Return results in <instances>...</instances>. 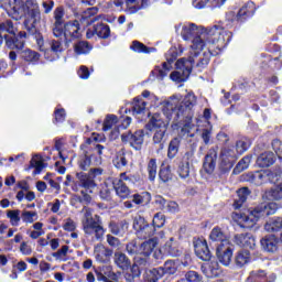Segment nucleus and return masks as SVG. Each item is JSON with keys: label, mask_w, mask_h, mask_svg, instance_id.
<instances>
[{"label": "nucleus", "mask_w": 282, "mask_h": 282, "mask_svg": "<svg viewBox=\"0 0 282 282\" xmlns=\"http://www.w3.org/2000/svg\"><path fill=\"white\" fill-rule=\"evenodd\" d=\"M170 66L166 62L163 63V68H155L154 70H152L153 76H156V78H159L160 80H162L163 78H165V76L169 75L170 72Z\"/></svg>", "instance_id": "56"}, {"label": "nucleus", "mask_w": 282, "mask_h": 282, "mask_svg": "<svg viewBox=\"0 0 282 282\" xmlns=\"http://www.w3.org/2000/svg\"><path fill=\"white\" fill-rule=\"evenodd\" d=\"M94 254L96 261H98L99 263H107V261H109V259L111 258V254H113V250L102 245H97L95 246Z\"/></svg>", "instance_id": "22"}, {"label": "nucleus", "mask_w": 282, "mask_h": 282, "mask_svg": "<svg viewBox=\"0 0 282 282\" xmlns=\"http://www.w3.org/2000/svg\"><path fill=\"white\" fill-rule=\"evenodd\" d=\"M24 25H25V30L29 32V34H31L33 36V39L35 40L40 52H43L45 50V47H44L45 40H43V34H41V32H39V30L36 29L37 24H30V21L25 20Z\"/></svg>", "instance_id": "18"}, {"label": "nucleus", "mask_w": 282, "mask_h": 282, "mask_svg": "<svg viewBox=\"0 0 282 282\" xmlns=\"http://www.w3.org/2000/svg\"><path fill=\"white\" fill-rule=\"evenodd\" d=\"M84 214L82 218V226L85 235V239L90 243H96V241H102L105 237V227H102V220L100 216L95 215L91 212V208L84 206L82 209Z\"/></svg>", "instance_id": "5"}, {"label": "nucleus", "mask_w": 282, "mask_h": 282, "mask_svg": "<svg viewBox=\"0 0 282 282\" xmlns=\"http://www.w3.org/2000/svg\"><path fill=\"white\" fill-rule=\"evenodd\" d=\"M20 58L28 63L29 65H36L41 61V54L31 48H25L20 52Z\"/></svg>", "instance_id": "25"}, {"label": "nucleus", "mask_w": 282, "mask_h": 282, "mask_svg": "<svg viewBox=\"0 0 282 282\" xmlns=\"http://www.w3.org/2000/svg\"><path fill=\"white\" fill-rule=\"evenodd\" d=\"M21 210L15 209V210H9L7 213L8 219L11 221V226H19V221H21Z\"/></svg>", "instance_id": "58"}, {"label": "nucleus", "mask_w": 282, "mask_h": 282, "mask_svg": "<svg viewBox=\"0 0 282 282\" xmlns=\"http://www.w3.org/2000/svg\"><path fill=\"white\" fill-rule=\"evenodd\" d=\"M182 144V138L176 137L173 138L167 148V158L169 160H174V158L177 156V153H180V145Z\"/></svg>", "instance_id": "34"}, {"label": "nucleus", "mask_w": 282, "mask_h": 282, "mask_svg": "<svg viewBox=\"0 0 282 282\" xmlns=\"http://www.w3.org/2000/svg\"><path fill=\"white\" fill-rule=\"evenodd\" d=\"M194 250L198 259H202V261H210V250L208 249L206 240H197L194 243Z\"/></svg>", "instance_id": "19"}, {"label": "nucleus", "mask_w": 282, "mask_h": 282, "mask_svg": "<svg viewBox=\"0 0 282 282\" xmlns=\"http://www.w3.org/2000/svg\"><path fill=\"white\" fill-rule=\"evenodd\" d=\"M250 144H252L250 139H248L247 137H241L236 142V151H237L238 155H243V153H246V151H248L250 149Z\"/></svg>", "instance_id": "43"}, {"label": "nucleus", "mask_w": 282, "mask_h": 282, "mask_svg": "<svg viewBox=\"0 0 282 282\" xmlns=\"http://www.w3.org/2000/svg\"><path fill=\"white\" fill-rule=\"evenodd\" d=\"M250 262V251L248 250H240L237 252L235 258V263L238 268H243L246 263Z\"/></svg>", "instance_id": "41"}, {"label": "nucleus", "mask_w": 282, "mask_h": 282, "mask_svg": "<svg viewBox=\"0 0 282 282\" xmlns=\"http://www.w3.org/2000/svg\"><path fill=\"white\" fill-rule=\"evenodd\" d=\"M264 197L270 202H281L282 199V186L278 184L276 186L272 187L271 189L264 193Z\"/></svg>", "instance_id": "36"}, {"label": "nucleus", "mask_w": 282, "mask_h": 282, "mask_svg": "<svg viewBox=\"0 0 282 282\" xmlns=\"http://www.w3.org/2000/svg\"><path fill=\"white\" fill-rule=\"evenodd\" d=\"M177 173L181 180H186V177H189L191 175V164L181 161L178 164Z\"/></svg>", "instance_id": "52"}, {"label": "nucleus", "mask_w": 282, "mask_h": 282, "mask_svg": "<svg viewBox=\"0 0 282 282\" xmlns=\"http://www.w3.org/2000/svg\"><path fill=\"white\" fill-rule=\"evenodd\" d=\"M195 127L192 124L191 119H187V122L184 123V126L178 131V138H184L187 135V138H195V134L191 132V130Z\"/></svg>", "instance_id": "50"}, {"label": "nucleus", "mask_w": 282, "mask_h": 282, "mask_svg": "<svg viewBox=\"0 0 282 282\" xmlns=\"http://www.w3.org/2000/svg\"><path fill=\"white\" fill-rule=\"evenodd\" d=\"M53 35L56 39H61V36H63V25H65V8L62 6L55 8V10L53 11Z\"/></svg>", "instance_id": "12"}, {"label": "nucleus", "mask_w": 282, "mask_h": 282, "mask_svg": "<svg viewBox=\"0 0 282 282\" xmlns=\"http://www.w3.org/2000/svg\"><path fill=\"white\" fill-rule=\"evenodd\" d=\"M267 232H280V239L282 241V217L271 218L265 225Z\"/></svg>", "instance_id": "31"}, {"label": "nucleus", "mask_w": 282, "mask_h": 282, "mask_svg": "<svg viewBox=\"0 0 282 282\" xmlns=\"http://www.w3.org/2000/svg\"><path fill=\"white\" fill-rule=\"evenodd\" d=\"M164 250L170 257H180V249L173 243V238H170V240L165 242Z\"/></svg>", "instance_id": "53"}, {"label": "nucleus", "mask_w": 282, "mask_h": 282, "mask_svg": "<svg viewBox=\"0 0 282 282\" xmlns=\"http://www.w3.org/2000/svg\"><path fill=\"white\" fill-rule=\"evenodd\" d=\"M235 158H237L235 150L230 148H224L220 152L219 171H221V173L230 171V169H232Z\"/></svg>", "instance_id": "13"}, {"label": "nucleus", "mask_w": 282, "mask_h": 282, "mask_svg": "<svg viewBox=\"0 0 282 282\" xmlns=\"http://www.w3.org/2000/svg\"><path fill=\"white\" fill-rule=\"evenodd\" d=\"M276 156H274L272 152H264L258 156L257 164L260 169H268V166H272V164H274Z\"/></svg>", "instance_id": "32"}, {"label": "nucleus", "mask_w": 282, "mask_h": 282, "mask_svg": "<svg viewBox=\"0 0 282 282\" xmlns=\"http://www.w3.org/2000/svg\"><path fill=\"white\" fill-rule=\"evenodd\" d=\"M95 34L99 39H109L111 36V29L105 23L95 24Z\"/></svg>", "instance_id": "40"}, {"label": "nucleus", "mask_w": 282, "mask_h": 282, "mask_svg": "<svg viewBox=\"0 0 282 282\" xmlns=\"http://www.w3.org/2000/svg\"><path fill=\"white\" fill-rule=\"evenodd\" d=\"M122 142L130 143V147L137 151L144 144V130H137L134 133L126 132L121 135Z\"/></svg>", "instance_id": "14"}, {"label": "nucleus", "mask_w": 282, "mask_h": 282, "mask_svg": "<svg viewBox=\"0 0 282 282\" xmlns=\"http://www.w3.org/2000/svg\"><path fill=\"white\" fill-rule=\"evenodd\" d=\"M235 243L240 246V248H249L252 250L257 246V240L251 234H238L235 236Z\"/></svg>", "instance_id": "21"}, {"label": "nucleus", "mask_w": 282, "mask_h": 282, "mask_svg": "<svg viewBox=\"0 0 282 282\" xmlns=\"http://www.w3.org/2000/svg\"><path fill=\"white\" fill-rule=\"evenodd\" d=\"M109 228L112 235L124 237V234L129 230V223L127 220H121L119 223L111 221Z\"/></svg>", "instance_id": "28"}, {"label": "nucleus", "mask_w": 282, "mask_h": 282, "mask_svg": "<svg viewBox=\"0 0 282 282\" xmlns=\"http://www.w3.org/2000/svg\"><path fill=\"white\" fill-rule=\"evenodd\" d=\"M165 223H166V218L164 217V214L156 213L152 220V224H153L152 228H162V226H164Z\"/></svg>", "instance_id": "62"}, {"label": "nucleus", "mask_w": 282, "mask_h": 282, "mask_svg": "<svg viewBox=\"0 0 282 282\" xmlns=\"http://www.w3.org/2000/svg\"><path fill=\"white\" fill-rule=\"evenodd\" d=\"M216 256L219 263L223 265H230V262L232 261V248L230 247V243L227 246H217Z\"/></svg>", "instance_id": "17"}, {"label": "nucleus", "mask_w": 282, "mask_h": 282, "mask_svg": "<svg viewBox=\"0 0 282 282\" xmlns=\"http://www.w3.org/2000/svg\"><path fill=\"white\" fill-rule=\"evenodd\" d=\"M126 250L128 254H140V245H138V241L132 240L126 246Z\"/></svg>", "instance_id": "63"}, {"label": "nucleus", "mask_w": 282, "mask_h": 282, "mask_svg": "<svg viewBox=\"0 0 282 282\" xmlns=\"http://www.w3.org/2000/svg\"><path fill=\"white\" fill-rule=\"evenodd\" d=\"M137 235L140 239H149V237H153V235H155V227L148 224L143 228L139 229Z\"/></svg>", "instance_id": "47"}, {"label": "nucleus", "mask_w": 282, "mask_h": 282, "mask_svg": "<svg viewBox=\"0 0 282 282\" xmlns=\"http://www.w3.org/2000/svg\"><path fill=\"white\" fill-rule=\"evenodd\" d=\"M112 164L113 166H116V169H122L127 166V164H129L124 150H120L119 152H117L115 159L112 160Z\"/></svg>", "instance_id": "44"}, {"label": "nucleus", "mask_w": 282, "mask_h": 282, "mask_svg": "<svg viewBox=\"0 0 282 282\" xmlns=\"http://www.w3.org/2000/svg\"><path fill=\"white\" fill-rule=\"evenodd\" d=\"M127 182H131V178L127 176V173H121L119 178L112 181L116 194L118 197H121V199H127L129 198V195H131V189L127 186Z\"/></svg>", "instance_id": "11"}, {"label": "nucleus", "mask_w": 282, "mask_h": 282, "mask_svg": "<svg viewBox=\"0 0 282 282\" xmlns=\"http://www.w3.org/2000/svg\"><path fill=\"white\" fill-rule=\"evenodd\" d=\"M197 105V97L193 93H188L182 102L177 97L167 99L163 105V113L169 120L180 122L182 118L191 120L193 118V107Z\"/></svg>", "instance_id": "2"}, {"label": "nucleus", "mask_w": 282, "mask_h": 282, "mask_svg": "<svg viewBox=\"0 0 282 282\" xmlns=\"http://www.w3.org/2000/svg\"><path fill=\"white\" fill-rule=\"evenodd\" d=\"M185 279L188 282H202L204 276L197 271H187L185 273Z\"/></svg>", "instance_id": "60"}, {"label": "nucleus", "mask_w": 282, "mask_h": 282, "mask_svg": "<svg viewBox=\"0 0 282 282\" xmlns=\"http://www.w3.org/2000/svg\"><path fill=\"white\" fill-rule=\"evenodd\" d=\"M267 276L268 273L265 270H254L250 272L247 282H263L265 281Z\"/></svg>", "instance_id": "45"}, {"label": "nucleus", "mask_w": 282, "mask_h": 282, "mask_svg": "<svg viewBox=\"0 0 282 282\" xmlns=\"http://www.w3.org/2000/svg\"><path fill=\"white\" fill-rule=\"evenodd\" d=\"M113 261L117 268H119V270L124 271L131 268V259H129V257H127L123 252H120V251L115 252Z\"/></svg>", "instance_id": "29"}, {"label": "nucleus", "mask_w": 282, "mask_h": 282, "mask_svg": "<svg viewBox=\"0 0 282 282\" xmlns=\"http://www.w3.org/2000/svg\"><path fill=\"white\" fill-rule=\"evenodd\" d=\"M250 162H252V156L246 155L238 162V164L234 169V173H241L242 171H246V169L250 166Z\"/></svg>", "instance_id": "49"}, {"label": "nucleus", "mask_w": 282, "mask_h": 282, "mask_svg": "<svg viewBox=\"0 0 282 282\" xmlns=\"http://www.w3.org/2000/svg\"><path fill=\"white\" fill-rule=\"evenodd\" d=\"M129 269L130 271L124 273V279L127 282H135V279H140V276H142V269L137 267V264H130Z\"/></svg>", "instance_id": "38"}, {"label": "nucleus", "mask_w": 282, "mask_h": 282, "mask_svg": "<svg viewBox=\"0 0 282 282\" xmlns=\"http://www.w3.org/2000/svg\"><path fill=\"white\" fill-rule=\"evenodd\" d=\"M147 111V101H143L141 97H135L132 101V112L134 116H140Z\"/></svg>", "instance_id": "42"}, {"label": "nucleus", "mask_w": 282, "mask_h": 282, "mask_svg": "<svg viewBox=\"0 0 282 282\" xmlns=\"http://www.w3.org/2000/svg\"><path fill=\"white\" fill-rule=\"evenodd\" d=\"M147 171H148L149 181L153 182L158 176V161L155 159H151L148 162Z\"/></svg>", "instance_id": "46"}, {"label": "nucleus", "mask_w": 282, "mask_h": 282, "mask_svg": "<svg viewBox=\"0 0 282 282\" xmlns=\"http://www.w3.org/2000/svg\"><path fill=\"white\" fill-rule=\"evenodd\" d=\"M151 124L153 127V143L159 144V149H164V142L166 138V131L169 129V124L164 122L162 119H156L152 117Z\"/></svg>", "instance_id": "9"}, {"label": "nucleus", "mask_w": 282, "mask_h": 282, "mask_svg": "<svg viewBox=\"0 0 282 282\" xmlns=\"http://www.w3.org/2000/svg\"><path fill=\"white\" fill-rule=\"evenodd\" d=\"M21 218H22V221H24V224H34V221L39 219V214L36 212L23 210Z\"/></svg>", "instance_id": "55"}, {"label": "nucleus", "mask_w": 282, "mask_h": 282, "mask_svg": "<svg viewBox=\"0 0 282 282\" xmlns=\"http://www.w3.org/2000/svg\"><path fill=\"white\" fill-rule=\"evenodd\" d=\"M176 272L177 267L175 265V261L167 260L161 268L145 270V282H158L164 274H175Z\"/></svg>", "instance_id": "8"}, {"label": "nucleus", "mask_w": 282, "mask_h": 282, "mask_svg": "<svg viewBox=\"0 0 282 282\" xmlns=\"http://www.w3.org/2000/svg\"><path fill=\"white\" fill-rule=\"evenodd\" d=\"M209 239L214 243H218L217 246H228L230 243V240H228L226 234H224V230H221L219 227H214L212 229Z\"/></svg>", "instance_id": "23"}, {"label": "nucleus", "mask_w": 282, "mask_h": 282, "mask_svg": "<svg viewBox=\"0 0 282 282\" xmlns=\"http://www.w3.org/2000/svg\"><path fill=\"white\" fill-rule=\"evenodd\" d=\"M133 264L139 267L140 269L147 268L149 265V257L143 254H137L133 259Z\"/></svg>", "instance_id": "61"}, {"label": "nucleus", "mask_w": 282, "mask_h": 282, "mask_svg": "<svg viewBox=\"0 0 282 282\" xmlns=\"http://www.w3.org/2000/svg\"><path fill=\"white\" fill-rule=\"evenodd\" d=\"M17 32V25H14V22H12V20H6L4 22L0 23V34L4 36V41H8L10 36H14Z\"/></svg>", "instance_id": "27"}, {"label": "nucleus", "mask_w": 282, "mask_h": 282, "mask_svg": "<svg viewBox=\"0 0 282 282\" xmlns=\"http://www.w3.org/2000/svg\"><path fill=\"white\" fill-rule=\"evenodd\" d=\"M278 208L279 206H276V203H269L257 207L253 210H247L246 213L235 212L231 214V217L237 221L240 228H254L257 221H259L261 217L274 215Z\"/></svg>", "instance_id": "3"}, {"label": "nucleus", "mask_w": 282, "mask_h": 282, "mask_svg": "<svg viewBox=\"0 0 282 282\" xmlns=\"http://www.w3.org/2000/svg\"><path fill=\"white\" fill-rule=\"evenodd\" d=\"M31 166L35 169V175H39L45 169V163H43L39 155H35L31 160Z\"/></svg>", "instance_id": "54"}, {"label": "nucleus", "mask_w": 282, "mask_h": 282, "mask_svg": "<svg viewBox=\"0 0 282 282\" xmlns=\"http://www.w3.org/2000/svg\"><path fill=\"white\" fill-rule=\"evenodd\" d=\"M217 164V150L210 149L208 154L205 156L204 161V170L208 175L215 172V166Z\"/></svg>", "instance_id": "24"}, {"label": "nucleus", "mask_w": 282, "mask_h": 282, "mask_svg": "<svg viewBox=\"0 0 282 282\" xmlns=\"http://www.w3.org/2000/svg\"><path fill=\"white\" fill-rule=\"evenodd\" d=\"M273 177L274 173L265 172V171H257L254 173L250 172L242 175L245 182H250V184H254L256 186H261L264 182H268V177Z\"/></svg>", "instance_id": "15"}, {"label": "nucleus", "mask_w": 282, "mask_h": 282, "mask_svg": "<svg viewBox=\"0 0 282 282\" xmlns=\"http://www.w3.org/2000/svg\"><path fill=\"white\" fill-rule=\"evenodd\" d=\"M102 175V169L95 167L90 169L88 173L79 172L76 174V181L73 186V191H78V188H84L88 193H94L96 188L95 177Z\"/></svg>", "instance_id": "7"}, {"label": "nucleus", "mask_w": 282, "mask_h": 282, "mask_svg": "<svg viewBox=\"0 0 282 282\" xmlns=\"http://www.w3.org/2000/svg\"><path fill=\"white\" fill-rule=\"evenodd\" d=\"M158 246V240L155 238L149 239L140 245V254L143 257H151L153 250Z\"/></svg>", "instance_id": "35"}, {"label": "nucleus", "mask_w": 282, "mask_h": 282, "mask_svg": "<svg viewBox=\"0 0 282 282\" xmlns=\"http://www.w3.org/2000/svg\"><path fill=\"white\" fill-rule=\"evenodd\" d=\"M181 36L184 41H192V50L189 52L188 58H180L176 62V72L171 74L172 80L177 83H184L191 76L194 67L198 69H204L210 63V52L213 48L209 47L208 52H203L206 46V32L204 29H199L195 23L183 24Z\"/></svg>", "instance_id": "1"}, {"label": "nucleus", "mask_w": 282, "mask_h": 282, "mask_svg": "<svg viewBox=\"0 0 282 282\" xmlns=\"http://www.w3.org/2000/svg\"><path fill=\"white\" fill-rule=\"evenodd\" d=\"M62 36L65 37L66 43H72L82 36L80 22L78 20L68 21L63 24Z\"/></svg>", "instance_id": "10"}, {"label": "nucleus", "mask_w": 282, "mask_h": 282, "mask_svg": "<svg viewBox=\"0 0 282 282\" xmlns=\"http://www.w3.org/2000/svg\"><path fill=\"white\" fill-rule=\"evenodd\" d=\"M67 252H69V246L64 245L56 252H53L52 257H54L56 261H67Z\"/></svg>", "instance_id": "51"}, {"label": "nucleus", "mask_w": 282, "mask_h": 282, "mask_svg": "<svg viewBox=\"0 0 282 282\" xmlns=\"http://www.w3.org/2000/svg\"><path fill=\"white\" fill-rule=\"evenodd\" d=\"M238 198L234 202V208L239 210L243 204H246L248 196L250 195V189L248 187H241L237 191Z\"/></svg>", "instance_id": "33"}, {"label": "nucleus", "mask_w": 282, "mask_h": 282, "mask_svg": "<svg viewBox=\"0 0 282 282\" xmlns=\"http://www.w3.org/2000/svg\"><path fill=\"white\" fill-rule=\"evenodd\" d=\"M25 39H28V33L25 31H21L18 35L17 33L7 39L6 45L10 50H20L23 52V47H25Z\"/></svg>", "instance_id": "16"}, {"label": "nucleus", "mask_w": 282, "mask_h": 282, "mask_svg": "<svg viewBox=\"0 0 282 282\" xmlns=\"http://www.w3.org/2000/svg\"><path fill=\"white\" fill-rule=\"evenodd\" d=\"M42 10L43 14H50L54 10L55 2L54 0H42Z\"/></svg>", "instance_id": "64"}, {"label": "nucleus", "mask_w": 282, "mask_h": 282, "mask_svg": "<svg viewBox=\"0 0 282 282\" xmlns=\"http://www.w3.org/2000/svg\"><path fill=\"white\" fill-rule=\"evenodd\" d=\"M133 204H149L151 202V194L149 192H142L141 194L132 195Z\"/></svg>", "instance_id": "48"}, {"label": "nucleus", "mask_w": 282, "mask_h": 282, "mask_svg": "<svg viewBox=\"0 0 282 282\" xmlns=\"http://www.w3.org/2000/svg\"><path fill=\"white\" fill-rule=\"evenodd\" d=\"M118 123V117L116 115H108L104 121L102 131H109L113 124Z\"/></svg>", "instance_id": "57"}, {"label": "nucleus", "mask_w": 282, "mask_h": 282, "mask_svg": "<svg viewBox=\"0 0 282 282\" xmlns=\"http://www.w3.org/2000/svg\"><path fill=\"white\" fill-rule=\"evenodd\" d=\"M260 243L265 252H276L279 248V239L274 235L265 236L261 239Z\"/></svg>", "instance_id": "26"}, {"label": "nucleus", "mask_w": 282, "mask_h": 282, "mask_svg": "<svg viewBox=\"0 0 282 282\" xmlns=\"http://www.w3.org/2000/svg\"><path fill=\"white\" fill-rule=\"evenodd\" d=\"M28 14L31 19V24H39L41 21L45 23V15L41 13V7L37 0H14L11 3V17L15 21H20Z\"/></svg>", "instance_id": "4"}, {"label": "nucleus", "mask_w": 282, "mask_h": 282, "mask_svg": "<svg viewBox=\"0 0 282 282\" xmlns=\"http://www.w3.org/2000/svg\"><path fill=\"white\" fill-rule=\"evenodd\" d=\"M159 177L163 182H171L173 180V173L171 172V166L162 167L159 172Z\"/></svg>", "instance_id": "59"}, {"label": "nucleus", "mask_w": 282, "mask_h": 282, "mask_svg": "<svg viewBox=\"0 0 282 282\" xmlns=\"http://www.w3.org/2000/svg\"><path fill=\"white\" fill-rule=\"evenodd\" d=\"M232 32L226 31L224 26L215 24L206 32L205 46L210 47V56H217L218 52H221L231 41ZM215 50H218L215 51Z\"/></svg>", "instance_id": "6"}, {"label": "nucleus", "mask_w": 282, "mask_h": 282, "mask_svg": "<svg viewBox=\"0 0 282 282\" xmlns=\"http://www.w3.org/2000/svg\"><path fill=\"white\" fill-rule=\"evenodd\" d=\"M94 46L89 44L87 41H78L74 44V52L75 54L82 55V54H89Z\"/></svg>", "instance_id": "39"}, {"label": "nucleus", "mask_w": 282, "mask_h": 282, "mask_svg": "<svg viewBox=\"0 0 282 282\" xmlns=\"http://www.w3.org/2000/svg\"><path fill=\"white\" fill-rule=\"evenodd\" d=\"M90 139H87V143H83L80 145V150L83 151V158L79 161V167L82 171H87L89 166H91V148H89Z\"/></svg>", "instance_id": "20"}, {"label": "nucleus", "mask_w": 282, "mask_h": 282, "mask_svg": "<svg viewBox=\"0 0 282 282\" xmlns=\"http://www.w3.org/2000/svg\"><path fill=\"white\" fill-rule=\"evenodd\" d=\"M126 6L127 14H135V12L144 8V0H126Z\"/></svg>", "instance_id": "37"}, {"label": "nucleus", "mask_w": 282, "mask_h": 282, "mask_svg": "<svg viewBox=\"0 0 282 282\" xmlns=\"http://www.w3.org/2000/svg\"><path fill=\"white\" fill-rule=\"evenodd\" d=\"M257 12V7L254 6V2H248L246 6H243L237 13V21H246L248 17H252Z\"/></svg>", "instance_id": "30"}]
</instances>
